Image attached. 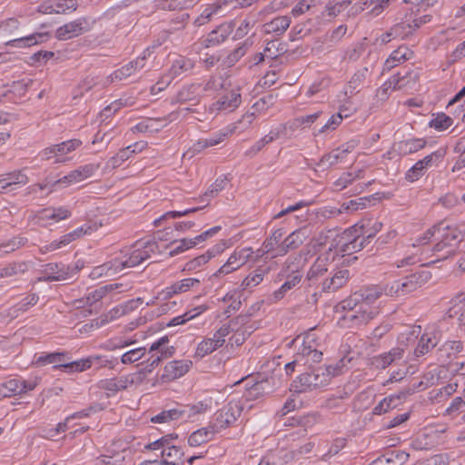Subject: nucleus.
<instances>
[{
    "mask_svg": "<svg viewBox=\"0 0 465 465\" xmlns=\"http://www.w3.org/2000/svg\"><path fill=\"white\" fill-rule=\"evenodd\" d=\"M351 3V0H342L339 2L329 1L325 5V12L327 15L335 17L344 11Z\"/></svg>",
    "mask_w": 465,
    "mask_h": 465,
    "instance_id": "nucleus-58",
    "label": "nucleus"
},
{
    "mask_svg": "<svg viewBox=\"0 0 465 465\" xmlns=\"http://www.w3.org/2000/svg\"><path fill=\"white\" fill-rule=\"evenodd\" d=\"M437 343L438 341L436 338V333L426 332L422 334L414 350V355L416 357H421L427 354L432 348H434L437 345Z\"/></svg>",
    "mask_w": 465,
    "mask_h": 465,
    "instance_id": "nucleus-40",
    "label": "nucleus"
},
{
    "mask_svg": "<svg viewBox=\"0 0 465 465\" xmlns=\"http://www.w3.org/2000/svg\"><path fill=\"white\" fill-rule=\"evenodd\" d=\"M421 331L420 326H411L406 331L400 334L398 341L399 346H401L405 349L409 342H414L415 340L419 337Z\"/></svg>",
    "mask_w": 465,
    "mask_h": 465,
    "instance_id": "nucleus-56",
    "label": "nucleus"
},
{
    "mask_svg": "<svg viewBox=\"0 0 465 465\" xmlns=\"http://www.w3.org/2000/svg\"><path fill=\"white\" fill-rule=\"evenodd\" d=\"M230 332V326L223 325L214 332L212 338L204 339L198 344L195 351V357L203 358L204 356L222 347L225 341L224 338L228 336Z\"/></svg>",
    "mask_w": 465,
    "mask_h": 465,
    "instance_id": "nucleus-14",
    "label": "nucleus"
},
{
    "mask_svg": "<svg viewBox=\"0 0 465 465\" xmlns=\"http://www.w3.org/2000/svg\"><path fill=\"white\" fill-rule=\"evenodd\" d=\"M144 348L132 349L124 352L121 355V361L123 364H130L140 360L144 354Z\"/></svg>",
    "mask_w": 465,
    "mask_h": 465,
    "instance_id": "nucleus-64",
    "label": "nucleus"
},
{
    "mask_svg": "<svg viewBox=\"0 0 465 465\" xmlns=\"http://www.w3.org/2000/svg\"><path fill=\"white\" fill-rule=\"evenodd\" d=\"M343 119V115H341V113H337L335 114H332L325 124H323L321 128L318 130H315L313 132L314 136L321 135L322 134L334 131L337 129V127L341 124Z\"/></svg>",
    "mask_w": 465,
    "mask_h": 465,
    "instance_id": "nucleus-54",
    "label": "nucleus"
},
{
    "mask_svg": "<svg viewBox=\"0 0 465 465\" xmlns=\"http://www.w3.org/2000/svg\"><path fill=\"white\" fill-rule=\"evenodd\" d=\"M411 51L407 46H400L394 50L389 58L385 61L383 71H390L400 63H402L410 58Z\"/></svg>",
    "mask_w": 465,
    "mask_h": 465,
    "instance_id": "nucleus-37",
    "label": "nucleus"
},
{
    "mask_svg": "<svg viewBox=\"0 0 465 465\" xmlns=\"http://www.w3.org/2000/svg\"><path fill=\"white\" fill-rule=\"evenodd\" d=\"M243 410V404L240 400H232L222 408L216 414L215 424L219 429L232 426L240 417Z\"/></svg>",
    "mask_w": 465,
    "mask_h": 465,
    "instance_id": "nucleus-13",
    "label": "nucleus"
},
{
    "mask_svg": "<svg viewBox=\"0 0 465 465\" xmlns=\"http://www.w3.org/2000/svg\"><path fill=\"white\" fill-rule=\"evenodd\" d=\"M463 236L458 227L440 223L427 230L421 237L416 240L413 246L426 244L433 238L437 242L432 248V252L437 258L431 261V263H435L452 256L458 244L463 240Z\"/></svg>",
    "mask_w": 465,
    "mask_h": 465,
    "instance_id": "nucleus-2",
    "label": "nucleus"
},
{
    "mask_svg": "<svg viewBox=\"0 0 465 465\" xmlns=\"http://www.w3.org/2000/svg\"><path fill=\"white\" fill-rule=\"evenodd\" d=\"M355 227L364 248L370 239L373 238L381 230L382 223L377 219L367 218L357 223Z\"/></svg>",
    "mask_w": 465,
    "mask_h": 465,
    "instance_id": "nucleus-20",
    "label": "nucleus"
},
{
    "mask_svg": "<svg viewBox=\"0 0 465 465\" xmlns=\"http://www.w3.org/2000/svg\"><path fill=\"white\" fill-rule=\"evenodd\" d=\"M201 283L198 278H185L179 282L173 283L166 288V296L172 297L177 293L186 292L192 289H197Z\"/></svg>",
    "mask_w": 465,
    "mask_h": 465,
    "instance_id": "nucleus-31",
    "label": "nucleus"
},
{
    "mask_svg": "<svg viewBox=\"0 0 465 465\" xmlns=\"http://www.w3.org/2000/svg\"><path fill=\"white\" fill-rule=\"evenodd\" d=\"M84 267V262L77 261L72 264L47 263L43 271L44 276L39 281L58 282L74 278Z\"/></svg>",
    "mask_w": 465,
    "mask_h": 465,
    "instance_id": "nucleus-8",
    "label": "nucleus"
},
{
    "mask_svg": "<svg viewBox=\"0 0 465 465\" xmlns=\"http://www.w3.org/2000/svg\"><path fill=\"white\" fill-rule=\"evenodd\" d=\"M359 144V141L352 139L341 144L340 147L324 154L319 163L320 166L323 168H330L338 163H345L348 154L354 151Z\"/></svg>",
    "mask_w": 465,
    "mask_h": 465,
    "instance_id": "nucleus-12",
    "label": "nucleus"
},
{
    "mask_svg": "<svg viewBox=\"0 0 465 465\" xmlns=\"http://www.w3.org/2000/svg\"><path fill=\"white\" fill-rule=\"evenodd\" d=\"M253 250L251 247H244L235 250L228 258L226 262L221 266L213 274V277H220L232 273L251 260Z\"/></svg>",
    "mask_w": 465,
    "mask_h": 465,
    "instance_id": "nucleus-11",
    "label": "nucleus"
},
{
    "mask_svg": "<svg viewBox=\"0 0 465 465\" xmlns=\"http://www.w3.org/2000/svg\"><path fill=\"white\" fill-rule=\"evenodd\" d=\"M363 169H359L355 172L343 173L337 180L333 182L332 189L336 192L342 191L351 185L355 181L363 178Z\"/></svg>",
    "mask_w": 465,
    "mask_h": 465,
    "instance_id": "nucleus-32",
    "label": "nucleus"
},
{
    "mask_svg": "<svg viewBox=\"0 0 465 465\" xmlns=\"http://www.w3.org/2000/svg\"><path fill=\"white\" fill-rule=\"evenodd\" d=\"M80 144V140H68L61 143L54 144L53 146L45 148L43 151V155L45 157V159H50L52 156L64 155L75 150Z\"/></svg>",
    "mask_w": 465,
    "mask_h": 465,
    "instance_id": "nucleus-28",
    "label": "nucleus"
},
{
    "mask_svg": "<svg viewBox=\"0 0 465 465\" xmlns=\"http://www.w3.org/2000/svg\"><path fill=\"white\" fill-rule=\"evenodd\" d=\"M99 167V164L88 163L78 167L60 179L52 180L46 178L42 183L33 185L32 192H35L36 187L39 190L48 189L49 192H52L55 186L67 187L74 183H78L91 177Z\"/></svg>",
    "mask_w": 465,
    "mask_h": 465,
    "instance_id": "nucleus-5",
    "label": "nucleus"
},
{
    "mask_svg": "<svg viewBox=\"0 0 465 465\" xmlns=\"http://www.w3.org/2000/svg\"><path fill=\"white\" fill-rule=\"evenodd\" d=\"M233 23H224L213 30L205 40V46H214L223 43L228 35L232 32Z\"/></svg>",
    "mask_w": 465,
    "mask_h": 465,
    "instance_id": "nucleus-29",
    "label": "nucleus"
},
{
    "mask_svg": "<svg viewBox=\"0 0 465 465\" xmlns=\"http://www.w3.org/2000/svg\"><path fill=\"white\" fill-rule=\"evenodd\" d=\"M173 439V434H168L145 445L144 448L150 450H160L163 461H167L171 465H178L184 453L179 447L171 443Z\"/></svg>",
    "mask_w": 465,
    "mask_h": 465,
    "instance_id": "nucleus-9",
    "label": "nucleus"
},
{
    "mask_svg": "<svg viewBox=\"0 0 465 465\" xmlns=\"http://www.w3.org/2000/svg\"><path fill=\"white\" fill-rule=\"evenodd\" d=\"M284 234V229L279 228L274 230L272 234L263 241V246H265L267 252H272V255L277 252V248L282 242V240Z\"/></svg>",
    "mask_w": 465,
    "mask_h": 465,
    "instance_id": "nucleus-50",
    "label": "nucleus"
},
{
    "mask_svg": "<svg viewBox=\"0 0 465 465\" xmlns=\"http://www.w3.org/2000/svg\"><path fill=\"white\" fill-rule=\"evenodd\" d=\"M408 393L400 392L397 395H391L389 397L384 398L381 401L377 406L373 409V413L376 415H381L386 413L390 410L395 408L397 406L396 401L401 400V398H405Z\"/></svg>",
    "mask_w": 465,
    "mask_h": 465,
    "instance_id": "nucleus-48",
    "label": "nucleus"
},
{
    "mask_svg": "<svg viewBox=\"0 0 465 465\" xmlns=\"http://www.w3.org/2000/svg\"><path fill=\"white\" fill-rule=\"evenodd\" d=\"M268 267L260 266L256 268L252 272L247 275L242 282L241 287L242 290L253 288L260 284L265 274L269 272Z\"/></svg>",
    "mask_w": 465,
    "mask_h": 465,
    "instance_id": "nucleus-45",
    "label": "nucleus"
},
{
    "mask_svg": "<svg viewBox=\"0 0 465 465\" xmlns=\"http://www.w3.org/2000/svg\"><path fill=\"white\" fill-rule=\"evenodd\" d=\"M405 349L401 346L392 348L390 351L381 353L372 358L371 363L377 369H386L391 364L401 360Z\"/></svg>",
    "mask_w": 465,
    "mask_h": 465,
    "instance_id": "nucleus-25",
    "label": "nucleus"
},
{
    "mask_svg": "<svg viewBox=\"0 0 465 465\" xmlns=\"http://www.w3.org/2000/svg\"><path fill=\"white\" fill-rule=\"evenodd\" d=\"M49 36V33H35L28 36L10 40L6 42V45H11L18 48L31 46L38 43H43L44 41L47 40Z\"/></svg>",
    "mask_w": 465,
    "mask_h": 465,
    "instance_id": "nucleus-34",
    "label": "nucleus"
},
{
    "mask_svg": "<svg viewBox=\"0 0 465 465\" xmlns=\"http://www.w3.org/2000/svg\"><path fill=\"white\" fill-rule=\"evenodd\" d=\"M279 137L280 132L270 131L268 134L264 135L262 138L255 142L253 145L244 153V155L248 158L254 157L260 151H262L265 147V145L273 142Z\"/></svg>",
    "mask_w": 465,
    "mask_h": 465,
    "instance_id": "nucleus-43",
    "label": "nucleus"
},
{
    "mask_svg": "<svg viewBox=\"0 0 465 465\" xmlns=\"http://www.w3.org/2000/svg\"><path fill=\"white\" fill-rule=\"evenodd\" d=\"M226 185V179L225 178H218L214 181L213 183L210 185L208 190L200 197V202L204 203L206 202V205L208 204L209 201L217 196L218 193L224 189Z\"/></svg>",
    "mask_w": 465,
    "mask_h": 465,
    "instance_id": "nucleus-52",
    "label": "nucleus"
},
{
    "mask_svg": "<svg viewBox=\"0 0 465 465\" xmlns=\"http://www.w3.org/2000/svg\"><path fill=\"white\" fill-rule=\"evenodd\" d=\"M304 255L303 252L289 256L284 262L285 272L290 271V273L286 275V281L283 282L284 289L291 291L298 284L301 283L302 279V272L299 270L296 263H299Z\"/></svg>",
    "mask_w": 465,
    "mask_h": 465,
    "instance_id": "nucleus-17",
    "label": "nucleus"
},
{
    "mask_svg": "<svg viewBox=\"0 0 465 465\" xmlns=\"http://www.w3.org/2000/svg\"><path fill=\"white\" fill-rule=\"evenodd\" d=\"M453 124L452 118L445 114H438L430 122V126L437 131H444Z\"/></svg>",
    "mask_w": 465,
    "mask_h": 465,
    "instance_id": "nucleus-61",
    "label": "nucleus"
},
{
    "mask_svg": "<svg viewBox=\"0 0 465 465\" xmlns=\"http://www.w3.org/2000/svg\"><path fill=\"white\" fill-rule=\"evenodd\" d=\"M212 407V399H206L204 401H201L193 405H186L183 408H180L181 418H193L195 415L203 414L210 410Z\"/></svg>",
    "mask_w": 465,
    "mask_h": 465,
    "instance_id": "nucleus-35",
    "label": "nucleus"
},
{
    "mask_svg": "<svg viewBox=\"0 0 465 465\" xmlns=\"http://www.w3.org/2000/svg\"><path fill=\"white\" fill-rule=\"evenodd\" d=\"M193 362L189 360L172 361L164 366L162 375L164 381H173L184 375L191 368Z\"/></svg>",
    "mask_w": 465,
    "mask_h": 465,
    "instance_id": "nucleus-24",
    "label": "nucleus"
},
{
    "mask_svg": "<svg viewBox=\"0 0 465 465\" xmlns=\"http://www.w3.org/2000/svg\"><path fill=\"white\" fill-rule=\"evenodd\" d=\"M172 245L177 244L173 250L170 251L169 256L173 257L175 255H178L187 250H190L193 247H195L196 242L194 241V238H183L181 240L173 241L171 242Z\"/></svg>",
    "mask_w": 465,
    "mask_h": 465,
    "instance_id": "nucleus-55",
    "label": "nucleus"
},
{
    "mask_svg": "<svg viewBox=\"0 0 465 465\" xmlns=\"http://www.w3.org/2000/svg\"><path fill=\"white\" fill-rule=\"evenodd\" d=\"M351 361V359L347 357H342L335 363L325 365L326 369L329 371L331 374V378L339 376L347 369L348 363Z\"/></svg>",
    "mask_w": 465,
    "mask_h": 465,
    "instance_id": "nucleus-62",
    "label": "nucleus"
},
{
    "mask_svg": "<svg viewBox=\"0 0 465 465\" xmlns=\"http://www.w3.org/2000/svg\"><path fill=\"white\" fill-rule=\"evenodd\" d=\"M291 19L288 16H278L271 22L264 25L267 33H274L278 35H282L290 26Z\"/></svg>",
    "mask_w": 465,
    "mask_h": 465,
    "instance_id": "nucleus-46",
    "label": "nucleus"
},
{
    "mask_svg": "<svg viewBox=\"0 0 465 465\" xmlns=\"http://www.w3.org/2000/svg\"><path fill=\"white\" fill-rule=\"evenodd\" d=\"M91 232H92V226H87V227L81 226V227L74 230L73 232L63 235L59 241H56V240L53 241L49 244L42 247L41 248V252L43 253H45V252H48L55 251V250L60 249V248H62L64 246H66L67 244H69L73 241L80 238L81 236H83L84 234L91 233Z\"/></svg>",
    "mask_w": 465,
    "mask_h": 465,
    "instance_id": "nucleus-21",
    "label": "nucleus"
},
{
    "mask_svg": "<svg viewBox=\"0 0 465 465\" xmlns=\"http://www.w3.org/2000/svg\"><path fill=\"white\" fill-rule=\"evenodd\" d=\"M193 66L194 63L193 60L180 55L175 60H173L170 68V74H173V77H176L183 73L191 71Z\"/></svg>",
    "mask_w": 465,
    "mask_h": 465,
    "instance_id": "nucleus-47",
    "label": "nucleus"
},
{
    "mask_svg": "<svg viewBox=\"0 0 465 465\" xmlns=\"http://www.w3.org/2000/svg\"><path fill=\"white\" fill-rule=\"evenodd\" d=\"M54 369H63L66 372L83 371L91 367V360L84 359L70 361L68 352H54Z\"/></svg>",
    "mask_w": 465,
    "mask_h": 465,
    "instance_id": "nucleus-18",
    "label": "nucleus"
},
{
    "mask_svg": "<svg viewBox=\"0 0 465 465\" xmlns=\"http://www.w3.org/2000/svg\"><path fill=\"white\" fill-rule=\"evenodd\" d=\"M331 262L330 252L327 251L317 257L306 273L304 282L309 290H314V302L322 293L334 292L343 287L350 278V272L347 269H338L329 273Z\"/></svg>",
    "mask_w": 465,
    "mask_h": 465,
    "instance_id": "nucleus-1",
    "label": "nucleus"
},
{
    "mask_svg": "<svg viewBox=\"0 0 465 465\" xmlns=\"http://www.w3.org/2000/svg\"><path fill=\"white\" fill-rule=\"evenodd\" d=\"M203 94L201 84H191L183 86L176 94L175 100L178 103H192L195 104L199 102Z\"/></svg>",
    "mask_w": 465,
    "mask_h": 465,
    "instance_id": "nucleus-26",
    "label": "nucleus"
},
{
    "mask_svg": "<svg viewBox=\"0 0 465 465\" xmlns=\"http://www.w3.org/2000/svg\"><path fill=\"white\" fill-rule=\"evenodd\" d=\"M294 459V452L286 450L271 451L263 456L258 465H285Z\"/></svg>",
    "mask_w": 465,
    "mask_h": 465,
    "instance_id": "nucleus-30",
    "label": "nucleus"
},
{
    "mask_svg": "<svg viewBox=\"0 0 465 465\" xmlns=\"http://www.w3.org/2000/svg\"><path fill=\"white\" fill-rule=\"evenodd\" d=\"M400 73L391 76L388 81H386L376 93L377 97L381 101H385L389 97V92L391 90H401L403 89L406 84H401Z\"/></svg>",
    "mask_w": 465,
    "mask_h": 465,
    "instance_id": "nucleus-39",
    "label": "nucleus"
},
{
    "mask_svg": "<svg viewBox=\"0 0 465 465\" xmlns=\"http://www.w3.org/2000/svg\"><path fill=\"white\" fill-rule=\"evenodd\" d=\"M213 257H214V252L209 250L187 262L183 268V272L196 271L203 265L206 264Z\"/></svg>",
    "mask_w": 465,
    "mask_h": 465,
    "instance_id": "nucleus-51",
    "label": "nucleus"
},
{
    "mask_svg": "<svg viewBox=\"0 0 465 465\" xmlns=\"http://www.w3.org/2000/svg\"><path fill=\"white\" fill-rule=\"evenodd\" d=\"M371 203V199L368 197H361L355 200H351L347 203H343L341 207L344 212H355L366 208L367 203Z\"/></svg>",
    "mask_w": 465,
    "mask_h": 465,
    "instance_id": "nucleus-63",
    "label": "nucleus"
},
{
    "mask_svg": "<svg viewBox=\"0 0 465 465\" xmlns=\"http://www.w3.org/2000/svg\"><path fill=\"white\" fill-rule=\"evenodd\" d=\"M23 389H21V382L20 380H10L5 382L1 389H0V394L3 397H11L13 395L16 394H22Z\"/></svg>",
    "mask_w": 465,
    "mask_h": 465,
    "instance_id": "nucleus-57",
    "label": "nucleus"
},
{
    "mask_svg": "<svg viewBox=\"0 0 465 465\" xmlns=\"http://www.w3.org/2000/svg\"><path fill=\"white\" fill-rule=\"evenodd\" d=\"M426 143L421 138L407 139L397 143V151L403 155L411 154L424 148Z\"/></svg>",
    "mask_w": 465,
    "mask_h": 465,
    "instance_id": "nucleus-38",
    "label": "nucleus"
},
{
    "mask_svg": "<svg viewBox=\"0 0 465 465\" xmlns=\"http://www.w3.org/2000/svg\"><path fill=\"white\" fill-rule=\"evenodd\" d=\"M310 331H312V330ZM314 341V334L308 332L304 337L303 344L299 354L306 358L307 361L320 362L322 360V352L312 344Z\"/></svg>",
    "mask_w": 465,
    "mask_h": 465,
    "instance_id": "nucleus-27",
    "label": "nucleus"
},
{
    "mask_svg": "<svg viewBox=\"0 0 465 465\" xmlns=\"http://www.w3.org/2000/svg\"><path fill=\"white\" fill-rule=\"evenodd\" d=\"M144 59V56L138 57L135 60L130 61L126 64L123 65L120 69L121 76L118 75V78H126L135 74L138 70L143 68Z\"/></svg>",
    "mask_w": 465,
    "mask_h": 465,
    "instance_id": "nucleus-53",
    "label": "nucleus"
},
{
    "mask_svg": "<svg viewBox=\"0 0 465 465\" xmlns=\"http://www.w3.org/2000/svg\"><path fill=\"white\" fill-rule=\"evenodd\" d=\"M157 248L156 242L137 241L130 247H125L120 251L118 262L120 270L133 268L150 258L151 253ZM119 270V267H118Z\"/></svg>",
    "mask_w": 465,
    "mask_h": 465,
    "instance_id": "nucleus-4",
    "label": "nucleus"
},
{
    "mask_svg": "<svg viewBox=\"0 0 465 465\" xmlns=\"http://www.w3.org/2000/svg\"><path fill=\"white\" fill-rule=\"evenodd\" d=\"M308 232L306 227H302L293 231L287 237H285L277 248V252L272 255V259L280 256H284L290 251L298 249L308 238Z\"/></svg>",
    "mask_w": 465,
    "mask_h": 465,
    "instance_id": "nucleus-15",
    "label": "nucleus"
},
{
    "mask_svg": "<svg viewBox=\"0 0 465 465\" xmlns=\"http://www.w3.org/2000/svg\"><path fill=\"white\" fill-rule=\"evenodd\" d=\"M428 272H418L384 286V293L389 296H403L420 288L428 282Z\"/></svg>",
    "mask_w": 465,
    "mask_h": 465,
    "instance_id": "nucleus-6",
    "label": "nucleus"
},
{
    "mask_svg": "<svg viewBox=\"0 0 465 465\" xmlns=\"http://www.w3.org/2000/svg\"><path fill=\"white\" fill-rule=\"evenodd\" d=\"M331 381V374L325 365L314 369L311 372L302 373L295 381V390L305 391L328 385Z\"/></svg>",
    "mask_w": 465,
    "mask_h": 465,
    "instance_id": "nucleus-10",
    "label": "nucleus"
},
{
    "mask_svg": "<svg viewBox=\"0 0 465 465\" xmlns=\"http://www.w3.org/2000/svg\"><path fill=\"white\" fill-rule=\"evenodd\" d=\"M235 126H227L224 130L219 131L208 138L199 139L193 145V152H201L202 150L218 145L223 143L229 135L235 132Z\"/></svg>",
    "mask_w": 465,
    "mask_h": 465,
    "instance_id": "nucleus-23",
    "label": "nucleus"
},
{
    "mask_svg": "<svg viewBox=\"0 0 465 465\" xmlns=\"http://www.w3.org/2000/svg\"><path fill=\"white\" fill-rule=\"evenodd\" d=\"M360 304L361 302L359 300V295H357L356 292L341 302V308L347 310L346 314L343 316V321L351 322L350 327H355L356 325H353L354 323L350 319H348L347 316L350 313L358 315V309H360Z\"/></svg>",
    "mask_w": 465,
    "mask_h": 465,
    "instance_id": "nucleus-49",
    "label": "nucleus"
},
{
    "mask_svg": "<svg viewBox=\"0 0 465 465\" xmlns=\"http://www.w3.org/2000/svg\"><path fill=\"white\" fill-rule=\"evenodd\" d=\"M106 288L107 286L95 290L94 292L89 293L85 299L76 300L75 304L77 308L84 307L85 304L93 306L94 303H96L99 300H101L104 297L106 292Z\"/></svg>",
    "mask_w": 465,
    "mask_h": 465,
    "instance_id": "nucleus-60",
    "label": "nucleus"
},
{
    "mask_svg": "<svg viewBox=\"0 0 465 465\" xmlns=\"http://www.w3.org/2000/svg\"><path fill=\"white\" fill-rule=\"evenodd\" d=\"M181 419V412L179 409H172L168 411H163L161 413L151 418V421L153 423H164L170 420H176Z\"/></svg>",
    "mask_w": 465,
    "mask_h": 465,
    "instance_id": "nucleus-59",
    "label": "nucleus"
},
{
    "mask_svg": "<svg viewBox=\"0 0 465 465\" xmlns=\"http://www.w3.org/2000/svg\"><path fill=\"white\" fill-rule=\"evenodd\" d=\"M86 25V18H78L60 26L55 32V37L58 40H67L72 37L78 36L87 31V28L85 27Z\"/></svg>",
    "mask_w": 465,
    "mask_h": 465,
    "instance_id": "nucleus-22",
    "label": "nucleus"
},
{
    "mask_svg": "<svg viewBox=\"0 0 465 465\" xmlns=\"http://www.w3.org/2000/svg\"><path fill=\"white\" fill-rule=\"evenodd\" d=\"M333 249L341 252L342 255L351 254L363 249L355 224L340 234L336 231L335 238H333V242L329 247L328 252H331Z\"/></svg>",
    "mask_w": 465,
    "mask_h": 465,
    "instance_id": "nucleus-7",
    "label": "nucleus"
},
{
    "mask_svg": "<svg viewBox=\"0 0 465 465\" xmlns=\"http://www.w3.org/2000/svg\"><path fill=\"white\" fill-rule=\"evenodd\" d=\"M336 230L335 229H327L318 232L307 244L308 252L312 251L316 252L318 249L325 246L329 240H332L335 238Z\"/></svg>",
    "mask_w": 465,
    "mask_h": 465,
    "instance_id": "nucleus-36",
    "label": "nucleus"
},
{
    "mask_svg": "<svg viewBox=\"0 0 465 465\" xmlns=\"http://www.w3.org/2000/svg\"><path fill=\"white\" fill-rule=\"evenodd\" d=\"M169 339L167 336H163L152 343L150 351H154L156 356H159L160 361L163 359H167L173 356L175 351L173 346H168Z\"/></svg>",
    "mask_w": 465,
    "mask_h": 465,
    "instance_id": "nucleus-41",
    "label": "nucleus"
},
{
    "mask_svg": "<svg viewBox=\"0 0 465 465\" xmlns=\"http://www.w3.org/2000/svg\"><path fill=\"white\" fill-rule=\"evenodd\" d=\"M71 216V211L64 207L44 208L38 213L39 220H54L56 222L67 219Z\"/></svg>",
    "mask_w": 465,
    "mask_h": 465,
    "instance_id": "nucleus-33",
    "label": "nucleus"
},
{
    "mask_svg": "<svg viewBox=\"0 0 465 465\" xmlns=\"http://www.w3.org/2000/svg\"><path fill=\"white\" fill-rule=\"evenodd\" d=\"M444 155L442 151H435L430 154L425 156L423 159L418 161L407 173L406 179L410 182H414L423 175L424 172L432 164L440 160Z\"/></svg>",
    "mask_w": 465,
    "mask_h": 465,
    "instance_id": "nucleus-19",
    "label": "nucleus"
},
{
    "mask_svg": "<svg viewBox=\"0 0 465 465\" xmlns=\"http://www.w3.org/2000/svg\"><path fill=\"white\" fill-rule=\"evenodd\" d=\"M356 293L359 295L361 302L358 315L350 313L347 318L354 323L353 325L366 324L379 313L378 308L371 305L384 293V288L371 286L361 289Z\"/></svg>",
    "mask_w": 465,
    "mask_h": 465,
    "instance_id": "nucleus-3",
    "label": "nucleus"
},
{
    "mask_svg": "<svg viewBox=\"0 0 465 465\" xmlns=\"http://www.w3.org/2000/svg\"><path fill=\"white\" fill-rule=\"evenodd\" d=\"M367 67H362L357 70L348 83L347 88L345 90V95L350 94V96H352L353 94L358 93L359 89L362 86L367 77Z\"/></svg>",
    "mask_w": 465,
    "mask_h": 465,
    "instance_id": "nucleus-42",
    "label": "nucleus"
},
{
    "mask_svg": "<svg viewBox=\"0 0 465 465\" xmlns=\"http://www.w3.org/2000/svg\"><path fill=\"white\" fill-rule=\"evenodd\" d=\"M214 430L213 428H201L193 431L188 438V444L191 447H198L203 443L210 441L213 435Z\"/></svg>",
    "mask_w": 465,
    "mask_h": 465,
    "instance_id": "nucleus-44",
    "label": "nucleus"
},
{
    "mask_svg": "<svg viewBox=\"0 0 465 465\" xmlns=\"http://www.w3.org/2000/svg\"><path fill=\"white\" fill-rule=\"evenodd\" d=\"M242 96L239 89H232L223 93L214 103H213L209 111L211 113L232 112L240 106Z\"/></svg>",
    "mask_w": 465,
    "mask_h": 465,
    "instance_id": "nucleus-16",
    "label": "nucleus"
}]
</instances>
